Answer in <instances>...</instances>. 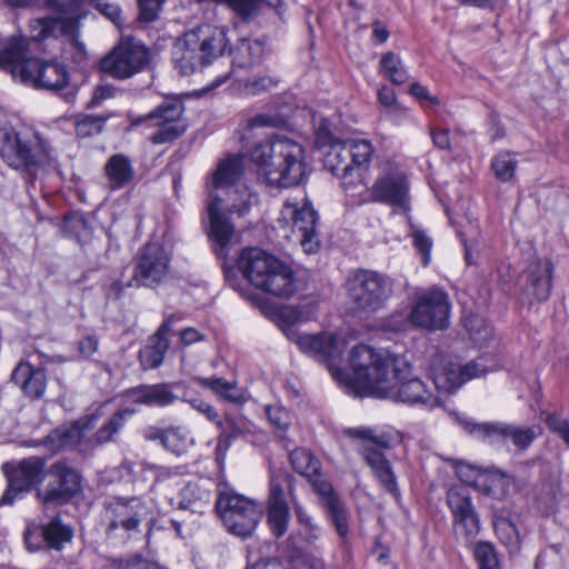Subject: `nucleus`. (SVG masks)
Here are the masks:
<instances>
[{
    "label": "nucleus",
    "mask_w": 569,
    "mask_h": 569,
    "mask_svg": "<svg viewBox=\"0 0 569 569\" xmlns=\"http://www.w3.org/2000/svg\"><path fill=\"white\" fill-rule=\"evenodd\" d=\"M200 386L212 390L221 399L241 406L247 402L248 397L242 388L236 382L228 381L224 378H198Z\"/></svg>",
    "instance_id": "nucleus-37"
},
{
    "label": "nucleus",
    "mask_w": 569,
    "mask_h": 569,
    "mask_svg": "<svg viewBox=\"0 0 569 569\" xmlns=\"http://www.w3.org/2000/svg\"><path fill=\"white\" fill-rule=\"evenodd\" d=\"M104 509L109 536L118 529L127 533L138 531L140 523L150 515V508L141 497H112L104 502Z\"/></svg>",
    "instance_id": "nucleus-17"
},
{
    "label": "nucleus",
    "mask_w": 569,
    "mask_h": 569,
    "mask_svg": "<svg viewBox=\"0 0 569 569\" xmlns=\"http://www.w3.org/2000/svg\"><path fill=\"white\" fill-rule=\"evenodd\" d=\"M496 532L502 543L510 548H517L519 545V536L516 526L509 520H501L496 523Z\"/></svg>",
    "instance_id": "nucleus-56"
},
{
    "label": "nucleus",
    "mask_w": 569,
    "mask_h": 569,
    "mask_svg": "<svg viewBox=\"0 0 569 569\" xmlns=\"http://www.w3.org/2000/svg\"><path fill=\"white\" fill-rule=\"evenodd\" d=\"M289 458L295 471L307 479L321 470L319 460L308 449L297 448L290 452Z\"/></svg>",
    "instance_id": "nucleus-48"
},
{
    "label": "nucleus",
    "mask_w": 569,
    "mask_h": 569,
    "mask_svg": "<svg viewBox=\"0 0 569 569\" xmlns=\"http://www.w3.org/2000/svg\"><path fill=\"white\" fill-rule=\"evenodd\" d=\"M487 371L483 357L463 366L448 363L435 373L433 383L438 390L452 393L469 380L486 375Z\"/></svg>",
    "instance_id": "nucleus-24"
},
{
    "label": "nucleus",
    "mask_w": 569,
    "mask_h": 569,
    "mask_svg": "<svg viewBox=\"0 0 569 569\" xmlns=\"http://www.w3.org/2000/svg\"><path fill=\"white\" fill-rule=\"evenodd\" d=\"M250 160L273 187H295L306 178L305 149L284 136L258 142L250 151Z\"/></svg>",
    "instance_id": "nucleus-3"
},
{
    "label": "nucleus",
    "mask_w": 569,
    "mask_h": 569,
    "mask_svg": "<svg viewBox=\"0 0 569 569\" xmlns=\"http://www.w3.org/2000/svg\"><path fill=\"white\" fill-rule=\"evenodd\" d=\"M41 40L33 34L31 38L12 36L6 39L0 49V68L36 89L61 90L69 84V72L62 63L37 58Z\"/></svg>",
    "instance_id": "nucleus-2"
},
{
    "label": "nucleus",
    "mask_w": 569,
    "mask_h": 569,
    "mask_svg": "<svg viewBox=\"0 0 569 569\" xmlns=\"http://www.w3.org/2000/svg\"><path fill=\"white\" fill-rule=\"evenodd\" d=\"M325 167L336 177L341 179L343 189L351 196L357 194L358 184L356 173L350 160V151L347 142H336L325 156Z\"/></svg>",
    "instance_id": "nucleus-27"
},
{
    "label": "nucleus",
    "mask_w": 569,
    "mask_h": 569,
    "mask_svg": "<svg viewBox=\"0 0 569 569\" xmlns=\"http://www.w3.org/2000/svg\"><path fill=\"white\" fill-rule=\"evenodd\" d=\"M139 3V19L144 22H152L158 19L161 8V0H137Z\"/></svg>",
    "instance_id": "nucleus-59"
},
{
    "label": "nucleus",
    "mask_w": 569,
    "mask_h": 569,
    "mask_svg": "<svg viewBox=\"0 0 569 569\" xmlns=\"http://www.w3.org/2000/svg\"><path fill=\"white\" fill-rule=\"evenodd\" d=\"M330 520L333 522L336 530L338 535L341 538L347 537L348 535V520H347V513L346 510L341 503L340 500L330 503L329 506L325 507Z\"/></svg>",
    "instance_id": "nucleus-55"
},
{
    "label": "nucleus",
    "mask_w": 569,
    "mask_h": 569,
    "mask_svg": "<svg viewBox=\"0 0 569 569\" xmlns=\"http://www.w3.org/2000/svg\"><path fill=\"white\" fill-rule=\"evenodd\" d=\"M171 257L159 242H147L137 253L129 286L157 288L170 276Z\"/></svg>",
    "instance_id": "nucleus-14"
},
{
    "label": "nucleus",
    "mask_w": 569,
    "mask_h": 569,
    "mask_svg": "<svg viewBox=\"0 0 569 569\" xmlns=\"http://www.w3.org/2000/svg\"><path fill=\"white\" fill-rule=\"evenodd\" d=\"M413 246L422 256V264L428 266L430 262V251L432 247L431 239L421 230L412 233Z\"/></svg>",
    "instance_id": "nucleus-58"
},
{
    "label": "nucleus",
    "mask_w": 569,
    "mask_h": 569,
    "mask_svg": "<svg viewBox=\"0 0 569 569\" xmlns=\"http://www.w3.org/2000/svg\"><path fill=\"white\" fill-rule=\"evenodd\" d=\"M11 380L30 398L38 399L42 397L46 391V371L41 368H34L28 362H20L14 368Z\"/></svg>",
    "instance_id": "nucleus-31"
},
{
    "label": "nucleus",
    "mask_w": 569,
    "mask_h": 569,
    "mask_svg": "<svg viewBox=\"0 0 569 569\" xmlns=\"http://www.w3.org/2000/svg\"><path fill=\"white\" fill-rule=\"evenodd\" d=\"M243 174V157L232 154L221 160L213 173L212 184L216 189L229 190L238 184Z\"/></svg>",
    "instance_id": "nucleus-34"
},
{
    "label": "nucleus",
    "mask_w": 569,
    "mask_h": 569,
    "mask_svg": "<svg viewBox=\"0 0 569 569\" xmlns=\"http://www.w3.org/2000/svg\"><path fill=\"white\" fill-rule=\"evenodd\" d=\"M348 143V150L350 151V160L355 168L358 187L361 184L363 189L367 188L361 177V170L365 166H368L373 154V147L369 140H352Z\"/></svg>",
    "instance_id": "nucleus-40"
},
{
    "label": "nucleus",
    "mask_w": 569,
    "mask_h": 569,
    "mask_svg": "<svg viewBox=\"0 0 569 569\" xmlns=\"http://www.w3.org/2000/svg\"><path fill=\"white\" fill-rule=\"evenodd\" d=\"M450 308L448 293L433 287L417 293L409 319L416 327L443 330L449 327Z\"/></svg>",
    "instance_id": "nucleus-15"
},
{
    "label": "nucleus",
    "mask_w": 569,
    "mask_h": 569,
    "mask_svg": "<svg viewBox=\"0 0 569 569\" xmlns=\"http://www.w3.org/2000/svg\"><path fill=\"white\" fill-rule=\"evenodd\" d=\"M238 267L253 286L274 297L290 298L297 290L295 271L261 249L242 250Z\"/></svg>",
    "instance_id": "nucleus-5"
},
{
    "label": "nucleus",
    "mask_w": 569,
    "mask_h": 569,
    "mask_svg": "<svg viewBox=\"0 0 569 569\" xmlns=\"http://www.w3.org/2000/svg\"><path fill=\"white\" fill-rule=\"evenodd\" d=\"M266 413L270 423L277 429L283 431L289 427L290 416L284 408L277 406H268L266 408Z\"/></svg>",
    "instance_id": "nucleus-57"
},
{
    "label": "nucleus",
    "mask_w": 569,
    "mask_h": 569,
    "mask_svg": "<svg viewBox=\"0 0 569 569\" xmlns=\"http://www.w3.org/2000/svg\"><path fill=\"white\" fill-rule=\"evenodd\" d=\"M227 47L223 28L202 24L187 31L174 42L172 61L182 76H189L210 64Z\"/></svg>",
    "instance_id": "nucleus-6"
},
{
    "label": "nucleus",
    "mask_w": 569,
    "mask_h": 569,
    "mask_svg": "<svg viewBox=\"0 0 569 569\" xmlns=\"http://www.w3.org/2000/svg\"><path fill=\"white\" fill-rule=\"evenodd\" d=\"M361 456L370 467L372 475L380 487L397 500L400 499L401 493L397 476L393 471L392 465L386 458L385 453L373 445H368L361 449Z\"/></svg>",
    "instance_id": "nucleus-26"
},
{
    "label": "nucleus",
    "mask_w": 569,
    "mask_h": 569,
    "mask_svg": "<svg viewBox=\"0 0 569 569\" xmlns=\"http://www.w3.org/2000/svg\"><path fill=\"white\" fill-rule=\"evenodd\" d=\"M213 423L219 429V436L214 449V459L219 469L222 470L227 452L230 449L232 441L244 435L246 428L240 421L230 415H226L223 419H221L219 415L218 421H214Z\"/></svg>",
    "instance_id": "nucleus-32"
},
{
    "label": "nucleus",
    "mask_w": 569,
    "mask_h": 569,
    "mask_svg": "<svg viewBox=\"0 0 569 569\" xmlns=\"http://www.w3.org/2000/svg\"><path fill=\"white\" fill-rule=\"evenodd\" d=\"M47 460L42 457L32 456L19 462H7L2 466L8 481L12 486L28 492L33 488H41L44 480Z\"/></svg>",
    "instance_id": "nucleus-25"
},
{
    "label": "nucleus",
    "mask_w": 569,
    "mask_h": 569,
    "mask_svg": "<svg viewBox=\"0 0 569 569\" xmlns=\"http://www.w3.org/2000/svg\"><path fill=\"white\" fill-rule=\"evenodd\" d=\"M517 164L515 156L508 151L499 152L491 160L495 177L501 182H509L513 179Z\"/></svg>",
    "instance_id": "nucleus-51"
},
{
    "label": "nucleus",
    "mask_w": 569,
    "mask_h": 569,
    "mask_svg": "<svg viewBox=\"0 0 569 569\" xmlns=\"http://www.w3.org/2000/svg\"><path fill=\"white\" fill-rule=\"evenodd\" d=\"M188 403L191 406V408H193L199 413L204 416L210 422L218 421V416H219L218 411L216 410V408L213 406H211L209 402L204 401L203 399H200V398L189 399Z\"/></svg>",
    "instance_id": "nucleus-62"
},
{
    "label": "nucleus",
    "mask_w": 569,
    "mask_h": 569,
    "mask_svg": "<svg viewBox=\"0 0 569 569\" xmlns=\"http://www.w3.org/2000/svg\"><path fill=\"white\" fill-rule=\"evenodd\" d=\"M295 478L282 469L270 471L269 493L267 505H288L287 493L292 503L297 502L295 495Z\"/></svg>",
    "instance_id": "nucleus-35"
},
{
    "label": "nucleus",
    "mask_w": 569,
    "mask_h": 569,
    "mask_svg": "<svg viewBox=\"0 0 569 569\" xmlns=\"http://www.w3.org/2000/svg\"><path fill=\"white\" fill-rule=\"evenodd\" d=\"M46 485L37 488V498L46 506H62L81 491V475L66 460H58L46 470Z\"/></svg>",
    "instance_id": "nucleus-13"
},
{
    "label": "nucleus",
    "mask_w": 569,
    "mask_h": 569,
    "mask_svg": "<svg viewBox=\"0 0 569 569\" xmlns=\"http://www.w3.org/2000/svg\"><path fill=\"white\" fill-rule=\"evenodd\" d=\"M284 237L299 243L303 251L312 254L321 247L319 214L312 203L303 198L302 203L286 201L277 219Z\"/></svg>",
    "instance_id": "nucleus-9"
},
{
    "label": "nucleus",
    "mask_w": 569,
    "mask_h": 569,
    "mask_svg": "<svg viewBox=\"0 0 569 569\" xmlns=\"http://www.w3.org/2000/svg\"><path fill=\"white\" fill-rule=\"evenodd\" d=\"M211 497V491L198 482H188L170 502L180 510L203 513L210 506Z\"/></svg>",
    "instance_id": "nucleus-33"
},
{
    "label": "nucleus",
    "mask_w": 569,
    "mask_h": 569,
    "mask_svg": "<svg viewBox=\"0 0 569 569\" xmlns=\"http://www.w3.org/2000/svg\"><path fill=\"white\" fill-rule=\"evenodd\" d=\"M124 397L132 403L147 407H167L178 399L172 386L166 382L130 388L126 390Z\"/></svg>",
    "instance_id": "nucleus-29"
},
{
    "label": "nucleus",
    "mask_w": 569,
    "mask_h": 569,
    "mask_svg": "<svg viewBox=\"0 0 569 569\" xmlns=\"http://www.w3.org/2000/svg\"><path fill=\"white\" fill-rule=\"evenodd\" d=\"M463 429L476 439L488 441L489 443L511 442L517 451L527 450L536 440L538 433L532 427L506 422H481L471 420L460 421Z\"/></svg>",
    "instance_id": "nucleus-16"
},
{
    "label": "nucleus",
    "mask_w": 569,
    "mask_h": 569,
    "mask_svg": "<svg viewBox=\"0 0 569 569\" xmlns=\"http://www.w3.org/2000/svg\"><path fill=\"white\" fill-rule=\"evenodd\" d=\"M266 40L263 39H242L236 49V58L232 62L233 68H249L259 63L266 52Z\"/></svg>",
    "instance_id": "nucleus-38"
},
{
    "label": "nucleus",
    "mask_w": 569,
    "mask_h": 569,
    "mask_svg": "<svg viewBox=\"0 0 569 569\" xmlns=\"http://www.w3.org/2000/svg\"><path fill=\"white\" fill-rule=\"evenodd\" d=\"M346 289L353 309L369 316L386 307L393 293V281L385 273L357 269L348 276Z\"/></svg>",
    "instance_id": "nucleus-8"
},
{
    "label": "nucleus",
    "mask_w": 569,
    "mask_h": 569,
    "mask_svg": "<svg viewBox=\"0 0 569 569\" xmlns=\"http://www.w3.org/2000/svg\"><path fill=\"white\" fill-rule=\"evenodd\" d=\"M548 428L557 433L569 447V421L562 419L557 415H551L547 418Z\"/></svg>",
    "instance_id": "nucleus-60"
},
{
    "label": "nucleus",
    "mask_w": 569,
    "mask_h": 569,
    "mask_svg": "<svg viewBox=\"0 0 569 569\" xmlns=\"http://www.w3.org/2000/svg\"><path fill=\"white\" fill-rule=\"evenodd\" d=\"M172 315L164 318L157 331L149 337L148 343L139 351V360L142 369L150 370L163 363L169 349V332L173 323Z\"/></svg>",
    "instance_id": "nucleus-28"
},
{
    "label": "nucleus",
    "mask_w": 569,
    "mask_h": 569,
    "mask_svg": "<svg viewBox=\"0 0 569 569\" xmlns=\"http://www.w3.org/2000/svg\"><path fill=\"white\" fill-rule=\"evenodd\" d=\"M62 233L84 244L90 240L92 230L82 213L68 212L63 217Z\"/></svg>",
    "instance_id": "nucleus-42"
},
{
    "label": "nucleus",
    "mask_w": 569,
    "mask_h": 569,
    "mask_svg": "<svg viewBox=\"0 0 569 569\" xmlns=\"http://www.w3.org/2000/svg\"><path fill=\"white\" fill-rule=\"evenodd\" d=\"M473 557L479 569H500L498 552L488 541H478L473 545Z\"/></svg>",
    "instance_id": "nucleus-52"
},
{
    "label": "nucleus",
    "mask_w": 569,
    "mask_h": 569,
    "mask_svg": "<svg viewBox=\"0 0 569 569\" xmlns=\"http://www.w3.org/2000/svg\"><path fill=\"white\" fill-rule=\"evenodd\" d=\"M467 471H473V468L469 465H460L457 468V473L463 481L475 483L477 486L483 485L488 493L496 495V488L498 487L503 491L505 487L508 485V478L505 473L499 471L479 473L475 479H471L467 475Z\"/></svg>",
    "instance_id": "nucleus-41"
},
{
    "label": "nucleus",
    "mask_w": 569,
    "mask_h": 569,
    "mask_svg": "<svg viewBox=\"0 0 569 569\" xmlns=\"http://www.w3.org/2000/svg\"><path fill=\"white\" fill-rule=\"evenodd\" d=\"M308 481L312 486L315 492L321 499L323 507L340 500L336 495L332 485L322 477L321 470L317 471V475L309 477Z\"/></svg>",
    "instance_id": "nucleus-53"
},
{
    "label": "nucleus",
    "mask_w": 569,
    "mask_h": 569,
    "mask_svg": "<svg viewBox=\"0 0 569 569\" xmlns=\"http://www.w3.org/2000/svg\"><path fill=\"white\" fill-rule=\"evenodd\" d=\"M223 199L210 193L206 206L209 220L208 237L212 241L213 250L219 258L227 257V249L231 244L236 227L222 208Z\"/></svg>",
    "instance_id": "nucleus-21"
},
{
    "label": "nucleus",
    "mask_w": 569,
    "mask_h": 569,
    "mask_svg": "<svg viewBox=\"0 0 569 569\" xmlns=\"http://www.w3.org/2000/svg\"><path fill=\"white\" fill-rule=\"evenodd\" d=\"M23 536L30 551H39L44 548L60 551L66 543L71 542L73 529L62 522L59 516H56L43 525L29 523Z\"/></svg>",
    "instance_id": "nucleus-20"
},
{
    "label": "nucleus",
    "mask_w": 569,
    "mask_h": 569,
    "mask_svg": "<svg viewBox=\"0 0 569 569\" xmlns=\"http://www.w3.org/2000/svg\"><path fill=\"white\" fill-rule=\"evenodd\" d=\"M254 194L250 189L240 184L227 190L228 212L237 213L239 217L246 216L253 203Z\"/></svg>",
    "instance_id": "nucleus-46"
},
{
    "label": "nucleus",
    "mask_w": 569,
    "mask_h": 569,
    "mask_svg": "<svg viewBox=\"0 0 569 569\" xmlns=\"http://www.w3.org/2000/svg\"><path fill=\"white\" fill-rule=\"evenodd\" d=\"M107 184L110 190H121L128 187L136 177L132 160L123 153L110 156L103 167Z\"/></svg>",
    "instance_id": "nucleus-30"
},
{
    "label": "nucleus",
    "mask_w": 569,
    "mask_h": 569,
    "mask_svg": "<svg viewBox=\"0 0 569 569\" xmlns=\"http://www.w3.org/2000/svg\"><path fill=\"white\" fill-rule=\"evenodd\" d=\"M184 104L178 99H168L146 116L131 120V126L146 124L152 132L149 140L153 144H163L178 139L187 130L183 119Z\"/></svg>",
    "instance_id": "nucleus-11"
},
{
    "label": "nucleus",
    "mask_w": 569,
    "mask_h": 569,
    "mask_svg": "<svg viewBox=\"0 0 569 569\" xmlns=\"http://www.w3.org/2000/svg\"><path fill=\"white\" fill-rule=\"evenodd\" d=\"M553 264L549 259L531 261L522 273L525 284L522 293L529 305L545 302L552 288Z\"/></svg>",
    "instance_id": "nucleus-23"
},
{
    "label": "nucleus",
    "mask_w": 569,
    "mask_h": 569,
    "mask_svg": "<svg viewBox=\"0 0 569 569\" xmlns=\"http://www.w3.org/2000/svg\"><path fill=\"white\" fill-rule=\"evenodd\" d=\"M136 411L132 409H121L116 411L90 437L89 442L92 446L100 447L116 441L117 435L124 427L128 418Z\"/></svg>",
    "instance_id": "nucleus-36"
},
{
    "label": "nucleus",
    "mask_w": 569,
    "mask_h": 569,
    "mask_svg": "<svg viewBox=\"0 0 569 569\" xmlns=\"http://www.w3.org/2000/svg\"><path fill=\"white\" fill-rule=\"evenodd\" d=\"M379 70L386 79L395 84H402L409 79L408 71L401 58L392 51L382 54Z\"/></svg>",
    "instance_id": "nucleus-45"
},
{
    "label": "nucleus",
    "mask_w": 569,
    "mask_h": 569,
    "mask_svg": "<svg viewBox=\"0 0 569 569\" xmlns=\"http://www.w3.org/2000/svg\"><path fill=\"white\" fill-rule=\"evenodd\" d=\"M151 61L149 49L136 38H121L119 43L100 61L101 72L126 80L148 68Z\"/></svg>",
    "instance_id": "nucleus-12"
},
{
    "label": "nucleus",
    "mask_w": 569,
    "mask_h": 569,
    "mask_svg": "<svg viewBox=\"0 0 569 569\" xmlns=\"http://www.w3.org/2000/svg\"><path fill=\"white\" fill-rule=\"evenodd\" d=\"M0 158L29 181H33L52 161L48 142L37 132H19L12 128L1 134Z\"/></svg>",
    "instance_id": "nucleus-7"
},
{
    "label": "nucleus",
    "mask_w": 569,
    "mask_h": 569,
    "mask_svg": "<svg viewBox=\"0 0 569 569\" xmlns=\"http://www.w3.org/2000/svg\"><path fill=\"white\" fill-rule=\"evenodd\" d=\"M96 8L112 23L120 27L121 24V9L116 3L106 2L104 0H92Z\"/></svg>",
    "instance_id": "nucleus-61"
},
{
    "label": "nucleus",
    "mask_w": 569,
    "mask_h": 569,
    "mask_svg": "<svg viewBox=\"0 0 569 569\" xmlns=\"http://www.w3.org/2000/svg\"><path fill=\"white\" fill-rule=\"evenodd\" d=\"M447 505L452 515L456 539L466 546L473 545V540L480 532V519L467 490L451 488L447 492Z\"/></svg>",
    "instance_id": "nucleus-18"
},
{
    "label": "nucleus",
    "mask_w": 569,
    "mask_h": 569,
    "mask_svg": "<svg viewBox=\"0 0 569 569\" xmlns=\"http://www.w3.org/2000/svg\"><path fill=\"white\" fill-rule=\"evenodd\" d=\"M287 336L298 345L301 351L315 357L318 361L326 362L337 379L341 378L342 371H333L335 363L341 359L346 348L341 339L330 332L298 333L291 328L288 329Z\"/></svg>",
    "instance_id": "nucleus-19"
},
{
    "label": "nucleus",
    "mask_w": 569,
    "mask_h": 569,
    "mask_svg": "<svg viewBox=\"0 0 569 569\" xmlns=\"http://www.w3.org/2000/svg\"><path fill=\"white\" fill-rule=\"evenodd\" d=\"M216 508L227 529L242 538L251 536L262 517L258 502L233 491H220Z\"/></svg>",
    "instance_id": "nucleus-10"
},
{
    "label": "nucleus",
    "mask_w": 569,
    "mask_h": 569,
    "mask_svg": "<svg viewBox=\"0 0 569 569\" xmlns=\"http://www.w3.org/2000/svg\"><path fill=\"white\" fill-rule=\"evenodd\" d=\"M463 327L475 345L482 347L492 337L493 330L486 319L479 315H468L463 318Z\"/></svg>",
    "instance_id": "nucleus-47"
},
{
    "label": "nucleus",
    "mask_w": 569,
    "mask_h": 569,
    "mask_svg": "<svg viewBox=\"0 0 569 569\" xmlns=\"http://www.w3.org/2000/svg\"><path fill=\"white\" fill-rule=\"evenodd\" d=\"M46 8L58 13V17L38 18L30 22L34 38L50 37L69 38L68 53L78 67H84L88 61L86 47L79 40L80 21L89 13L88 0H46Z\"/></svg>",
    "instance_id": "nucleus-4"
},
{
    "label": "nucleus",
    "mask_w": 569,
    "mask_h": 569,
    "mask_svg": "<svg viewBox=\"0 0 569 569\" xmlns=\"http://www.w3.org/2000/svg\"><path fill=\"white\" fill-rule=\"evenodd\" d=\"M274 84L272 79L267 76L258 77L244 83V89L249 94L257 96Z\"/></svg>",
    "instance_id": "nucleus-64"
},
{
    "label": "nucleus",
    "mask_w": 569,
    "mask_h": 569,
    "mask_svg": "<svg viewBox=\"0 0 569 569\" xmlns=\"http://www.w3.org/2000/svg\"><path fill=\"white\" fill-rule=\"evenodd\" d=\"M370 201L386 203L395 209L408 212L409 182L402 172H388L380 176L370 189Z\"/></svg>",
    "instance_id": "nucleus-22"
},
{
    "label": "nucleus",
    "mask_w": 569,
    "mask_h": 569,
    "mask_svg": "<svg viewBox=\"0 0 569 569\" xmlns=\"http://www.w3.org/2000/svg\"><path fill=\"white\" fill-rule=\"evenodd\" d=\"M111 113L89 114L80 113L74 117V131L78 138H90L100 134Z\"/></svg>",
    "instance_id": "nucleus-44"
},
{
    "label": "nucleus",
    "mask_w": 569,
    "mask_h": 569,
    "mask_svg": "<svg viewBox=\"0 0 569 569\" xmlns=\"http://www.w3.org/2000/svg\"><path fill=\"white\" fill-rule=\"evenodd\" d=\"M263 4L274 8L278 14H282V0H227V7L243 21L257 17Z\"/></svg>",
    "instance_id": "nucleus-39"
},
{
    "label": "nucleus",
    "mask_w": 569,
    "mask_h": 569,
    "mask_svg": "<svg viewBox=\"0 0 569 569\" xmlns=\"http://www.w3.org/2000/svg\"><path fill=\"white\" fill-rule=\"evenodd\" d=\"M119 569H160V566L140 556H132L120 560Z\"/></svg>",
    "instance_id": "nucleus-63"
},
{
    "label": "nucleus",
    "mask_w": 569,
    "mask_h": 569,
    "mask_svg": "<svg viewBox=\"0 0 569 569\" xmlns=\"http://www.w3.org/2000/svg\"><path fill=\"white\" fill-rule=\"evenodd\" d=\"M83 437L72 422L70 426H61L54 429L48 437L47 442L56 450L74 447L82 441Z\"/></svg>",
    "instance_id": "nucleus-50"
},
{
    "label": "nucleus",
    "mask_w": 569,
    "mask_h": 569,
    "mask_svg": "<svg viewBox=\"0 0 569 569\" xmlns=\"http://www.w3.org/2000/svg\"><path fill=\"white\" fill-rule=\"evenodd\" d=\"M267 525L276 538L282 537L289 526L290 508L289 505H267Z\"/></svg>",
    "instance_id": "nucleus-49"
},
{
    "label": "nucleus",
    "mask_w": 569,
    "mask_h": 569,
    "mask_svg": "<svg viewBox=\"0 0 569 569\" xmlns=\"http://www.w3.org/2000/svg\"><path fill=\"white\" fill-rule=\"evenodd\" d=\"M193 445V439L182 427L169 426L162 439V448L177 457L184 455Z\"/></svg>",
    "instance_id": "nucleus-43"
},
{
    "label": "nucleus",
    "mask_w": 569,
    "mask_h": 569,
    "mask_svg": "<svg viewBox=\"0 0 569 569\" xmlns=\"http://www.w3.org/2000/svg\"><path fill=\"white\" fill-rule=\"evenodd\" d=\"M293 510L297 517V521L302 526L303 540L308 543L316 541L320 535L319 527L313 523L312 518L300 503L295 502Z\"/></svg>",
    "instance_id": "nucleus-54"
},
{
    "label": "nucleus",
    "mask_w": 569,
    "mask_h": 569,
    "mask_svg": "<svg viewBox=\"0 0 569 569\" xmlns=\"http://www.w3.org/2000/svg\"><path fill=\"white\" fill-rule=\"evenodd\" d=\"M355 378L380 398H392L409 403L433 408L438 399L425 382L410 377L411 366L402 357L388 351H376L367 345H357L350 353Z\"/></svg>",
    "instance_id": "nucleus-1"
}]
</instances>
